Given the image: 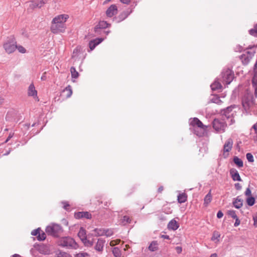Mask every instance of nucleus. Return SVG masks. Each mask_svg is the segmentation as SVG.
Wrapping results in <instances>:
<instances>
[{
    "mask_svg": "<svg viewBox=\"0 0 257 257\" xmlns=\"http://www.w3.org/2000/svg\"><path fill=\"white\" fill-rule=\"evenodd\" d=\"M4 102V99L3 98L0 97V106L2 105Z\"/></svg>",
    "mask_w": 257,
    "mask_h": 257,
    "instance_id": "338daca9",
    "label": "nucleus"
},
{
    "mask_svg": "<svg viewBox=\"0 0 257 257\" xmlns=\"http://www.w3.org/2000/svg\"><path fill=\"white\" fill-rule=\"evenodd\" d=\"M110 26V24L107 23L106 21H100L98 24L94 27V31L96 34H100L101 32L103 31L104 33H106L107 35L109 33V31L105 32L103 29H105Z\"/></svg>",
    "mask_w": 257,
    "mask_h": 257,
    "instance_id": "1a4fd4ad",
    "label": "nucleus"
},
{
    "mask_svg": "<svg viewBox=\"0 0 257 257\" xmlns=\"http://www.w3.org/2000/svg\"><path fill=\"white\" fill-rule=\"evenodd\" d=\"M48 0H40L39 1H31L29 4V9L34 10L36 8H41L47 3Z\"/></svg>",
    "mask_w": 257,
    "mask_h": 257,
    "instance_id": "f8f14e48",
    "label": "nucleus"
},
{
    "mask_svg": "<svg viewBox=\"0 0 257 257\" xmlns=\"http://www.w3.org/2000/svg\"><path fill=\"white\" fill-rule=\"evenodd\" d=\"M234 219H235V222L234 224V226L235 227H236L239 225L240 221L237 217L236 218H235Z\"/></svg>",
    "mask_w": 257,
    "mask_h": 257,
    "instance_id": "3c124183",
    "label": "nucleus"
},
{
    "mask_svg": "<svg viewBox=\"0 0 257 257\" xmlns=\"http://www.w3.org/2000/svg\"><path fill=\"white\" fill-rule=\"evenodd\" d=\"M233 143V140L231 138L228 139L225 142L223 146V155L225 157L228 156V153L231 150L232 148Z\"/></svg>",
    "mask_w": 257,
    "mask_h": 257,
    "instance_id": "9d476101",
    "label": "nucleus"
},
{
    "mask_svg": "<svg viewBox=\"0 0 257 257\" xmlns=\"http://www.w3.org/2000/svg\"><path fill=\"white\" fill-rule=\"evenodd\" d=\"M75 257H89V254L87 252H79L76 254Z\"/></svg>",
    "mask_w": 257,
    "mask_h": 257,
    "instance_id": "37998d69",
    "label": "nucleus"
},
{
    "mask_svg": "<svg viewBox=\"0 0 257 257\" xmlns=\"http://www.w3.org/2000/svg\"><path fill=\"white\" fill-rule=\"evenodd\" d=\"M46 237V234L44 232H42V233L39 232L38 235L37 236V238L38 240L43 241L45 239Z\"/></svg>",
    "mask_w": 257,
    "mask_h": 257,
    "instance_id": "e433bc0d",
    "label": "nucleus"
},
{
    "mask_svg": "<svg viewBox=\"0 0 257 257\" xmlns=\"http://www.w3.org/2000/svg\"><path fill=\"white\" fill-rule=\"evenodd\" d=\"M4 47L8 53L10 54L14 52L17 47L15 38L13 37H12L10 41L4 44Z\"/></svg>",
    "mask_w": 257,
    "mask_h": 257,
    "instance_id": "6e6552de",
    "label": "nucleus"
},
{
    "mask_svg": "<svg viewBox=\"0 0 257 257\" xmlns=\"http://www.w3.org/2000/svg\"><path fill=\"white\" fill-rule=\"evenodd\" d=\"M70 72L71 77L73 78H77L79 76V73L76 71L75 68L74 67H71Z\"/></svg>",
    "mask_w": 257,
    "mask_h": 257,
    "instance_id": "c85d7f7f",
    "label": "nucleus"
},
{
    "mask_svg": "<svg viewBox=\"0 0 257 257\" xmlns=\"http://www.w3.org/2000/svg\"><path fill=\"white\" fill-rule=\"evenodd\" d=\"M64 93H66V96L68 98L70 97L72 94V90L70 85L67 86L63 90Z\"/></svg>",
    "mask_w": 257,
    "mask_h": 257,
    "instance_id": "cd10ccee",
    "label": "nucleus"
},
{
    "mask_svg": "<svg viewBox=\"0 0 257 257\" xmlns=\"http://www.w3.org/2000/svg\"><path fill=\"white\" fill-rule=\"evenodd\" d=\"M227 214L228 215L230 216L233 219L237 217L235 211L233 210L228 211Z\"/></svg>",
    "mask_w": 257,
    "mask_h": 257,
    "instance_id": "ea45409f",
    "label": "nucleus"
},
{
    "mask_svg": "<svg viewBox=\"0 0 257 257\" xmlns=\"http://www.w3.org/2000/svg\"><path fill=\"white\" fill-rule=\"evenodd\" d=\"M82 242L84 243L85 245H86L87 246H91L93 245V244L92 241L88 240L87 238H86V241H82Z\"/></svg>",
    "mask_w": 257,
    "mask_h": 257,
    "instance_id": "c03bdc74",
    "label": "nucleus"
},
{
    "mask_svg": "<svg viewBox=\"0 0 257 257\" xmlns=\"http://www.w3.org/2000/svg\"><path fill=\"white\" fill-rule=\"evenodd\" d=\"M179 226L178 222L175 219H172L168 224V228L170 230H176Z\"/></svg>",
    "mask_w": 257,
    "mask_h": 257,
    "instance_id": "6ab92c4d",
    "label": "nucleus"
},
{
    "mask_svg": "<svg viewBox=\"0 0 257 257\" xmlns=\"http://www.w3.org/2000/svg\"><path fill=\"white\" fill-rule=\"evenodd\" d=\"M246 203L250 206L253 205L255 203V198L252 196L249 197L246 199Z\"/></svg>",
    "mask_w": 257,
    "mask_h": 257,
    "instance_id": "72a5a7b5",
    "label": "nucleus"
},
{
    "mask_svg": "<svg viewBox=\"0 0 257 257\" xmlns=\"http://www.w3.org/2000/svg\"><path fill=\"white\" fill-rule=\"evenodd\" d=\"M45 231L48 235L56 237L58 236L60 232L62 231V227L60 225L53 224L48 226Z\"/></svg>",
    "mask_w": 257,
    "mask_h": 257,
    "instance_id": "0eeeda50",
    "label": "nucleus"
},
{
    "mask_svg": "<svg viewBox=\"0 0 257 257\" xmlns=\"http://www.w3.org/2000/svg\"><path fill=\"white\" fill-rule=\"evenodd\" d=\"M177 200L179 203H183L187 201V195L185 193H180L177 197Z\"/></svg>",
    "mask_w": 257,
    "mask_h": 257,
    "instance_id": "5701e85b",
    "label": "nucleus"
},
{
    "mask_svg": "<svg viewBox=\"0 0 257 257\" xmlns=\"http://www.w3.org/2000/svg\"><path fill=\"white\" fill-rule=\"evenodd\" d=\"M46 79H47L46 72H45L43 74V75L41 77V80L44 81V80H46Z\"/></svg>",
    "mask_w": 257,
    "mask_h": 257,
    "instance_id": "bf43d9fd",
    "label": "nucleus"
},
{
    "mask_svg": "<svg viewBox=\"0 0 257 257\" xmlns=\"http://www.w3.org/2000/svg\"><path fill=\"white\" fill-rule=\"evenodd\" d=\"M78 236L82 240V241H84L86 240V230L83 228L81 227L80 230L78 233Z\"/></svg>",
    "mask_w": 257,
    "mask_h": 257,
    "instance_id": "412c9836",
    "label": "nucleus"
},
{
    "mask_svg": "<svg viewBox=\"0 0 257 257\" xmlns=\"http://www.w3.org/2000/svg\"><path fill=\"white\" fill-rule=\"evenodd\" d=\"M251 192L250 189H249V187L247 188L244 192L245 195L247 196H249L251 195Z\"/></svg>",
    "mask_w": 257,
    "mask_h": 257,
    "instance_id": "09e8293b",
    "label": "nucleus"
},
{
    "mask_svg": "<svg viewBox=\"0 0 257 257\" xmlns=\"http://www.w3.org/2000/svg\"><path fill=\"white\" fill-rule=\"evenodd\" d=\"M212 200V195L211 194V190L208 192V193L205 196L204 199V204L206 206L208 204L210 203Z\"/></svg>",
    "mask_w": 257,
    "mask_h": 257,
    "instance_id": "a878e982",
    "label": "nucleus"
},
{
    "mask_svg": "<svg viewBox=\"0 0 257 257\" xmlns=\"http://www.w3.org/2000/svg\"><path fill=\"white\" fill-rule=\"evenodd\" d=\"M105 240L101 238L97 239L96 245L94 246L95 249L98 252H102Z\"/></svg>",
    "mask_w": 257,
    "mask_h": 257,
    "instance_id": "4468645a",
    "label": "nucleus"
},
{
    "mask_svg": "<svg viewBox=\"0 0 257 257\" xmlns=\"http://www.w3.org/2000/svg\"><path fill=\"white\" fill-rule=\"evenodd\" d=\"M234 50L235 52H240L243 50V48L242 46L237 44L234 47Z\"/></svg>",
    "mask_w": 257,
    "mask_h": 257,
    "instance_id": "a19ab883",
    "label": "nucleus"
},
{
    "mask_svg": "<svg viewBox=\"0 0 257 257\" xmlns=\"http://www.w3.org/2000/svg\"><path fill=\"white\" fill-rule=\"evenodd\" d=\"M95 233L96 236H102L104 235V229L101 228H95L93 230Z\"/></svg>",
    "mask_w": 257,
    "mask_h": 257,
    "instance_id": "473e14b6",
    "label": "nucleus"
},
{
    "mask_svg": "<svg viewBox=\"0 0 257 257\" xmlns=\"http://www.w3.org/2000/svg\"><path fill=\"white\" fill-rule=\"evenodd\" d=\"M80 51V48L77 47L73 50L72 57L76 56L78 53Z\"/></svg>",
    "mask_w": 257,
    "mask_h": 257,
    "instance_id": "de8ad7c7",
    "label": "nucleus"
},
{
    "mask_svg": "<svg viewBox=\"0 0 257 257\" xmlns=\"http://www.w3.org/2000/svg\"><path fill=\"white\" fill-rule=\"evenodd\" d=\"M131 219L130 218L126 215L124 216L122 219H121V222L124 224H126V223H131Z\"/></svg>",
    "mask_w": 257,
    "mask_h": 257,
    "instance_id": "c9c22d12",
    "label": "nucleus"
},
{
    "mask_svg": "<svg viewBox=\"0 0 257 257\" xmlns=\"http://www.w3.org/2000/svg\"><path fill=\"white\" fill-rule=\"evenodd\" d=\"M234 77V74L233 72L229 69L224 70L221 73L222 81L226 84H230Z\"/></svg>",
    "mask_w": 257,
    "mask_h": 257,
    "instance_id": "423d86ee",
    "label": "nucleus"
},
{
    "mask_svg": "<svg viewBox=\"0 0 257 257\" xmlns=\"http://www.w3.org/2000/svg\"><path fill=\"white\" fill-rule=\"evenodd\" d=\"M103 40V38H96L95 39L91 40L89 43V46L90 49L92 51L95 47L99 44Z\"/></svg>",
    "mask_w": 257,
    "mask_h": 257,
    "instance_id": "f3484780",
    "label": "nucleus"
},
{
    "mask_svg": "<svg viewBox=\"0 0 257 257\" xmlns=\"http://www.w3.org/2000/svg\"><path fill=\"white\" fill-rule=\"evenodd\" d=\"M18 51L22 53H25L26 51L25 48L22 46H17V48Z\"/></svg>",
    "mask_w": 257,
    "mask_h": 257,
    "instance_id": "a18cd8bd",
    "label": "nucleus"
},
{
    "mask_svg": "<svg viewBox=\"0 0 257 257\" xmlns=\"http://www.w3.org/2000/svg\"><path fill=\"white\" fill-rule=\"evenodd\" d=\"M242 104L246 111L251 109L254 104V100L252 95L247 94L245 95L242 98Z\"/></svg>",
    "mask_w": 257,
    "mask_h": 257,
    "instance_id": "39448f33",
    "label": "nucleus"
},
{
    "mask_svg": "<svg viewBox=\"0 0 257 257\" xmlns=\"http://www.w3.org/2000/svg\"><path fill=\"white\" fill-rule=\"evenodd\" d=\"M63 204H64L63 208L65 210H68V207H69V204L67 202H63Z\"/></svg>",
    "mask_w": 257,
    "mask_h": 257,
    "instance_id": "864d4df0",
    "label": "nucleus"
},
{
    "mask_svg": "<svg viewBox=\"0 0 257 257\" xmlns=\"http://www.w3.org/2000/svg\"><path fill=\"white\" fill-rule=\"evenodd\" d=\"M210 257H217V255L216 253H212L211 254V255L210 256Z\"/></svg>",
    "mask_w": 257,
    "mask_h": 257,
    "instance_id": "774afa93",
    "label": "nucleus"
},
{
    "mask_svg": "<svg viewBox=\"0 0 257 257\" xmlns=\"http://www.w3.org/2000/svg\"><path fill=\"white\" fill-rule=\"evenodd\" d=\"M113 234V231L110 229H104V235L107 237L111 236Z\"/></svg>",
    "mask_w": 257,
    "mask_h": 257,
    "instance_id": "4c0bfd02",
    "label": "nucleus"
},
{
    "mask_svg": "<svg viewBox=\"0 0 257 257\" xmlns=\"http://www.w3.org/2000/svg\"><path fill=\"white\" fill-rule=\"evenodd\" d=\"M249 34L255 37H257V24H255L252 29L249 30Z\"/></svg>",
    "mask_w": 257,
    "mask_h": 257,
    "instance_id": "2f4dec72",
    "label": "nucleus"
},
{
    "mask_svg": "<svg viewBox=\"0 0 257 257\" xmlns=\"http://www.w3.org/2000/svg\"><path fill=\"white\" fill-rule=\"evenodd\" d=\"M230 174L231 176L232 180L234 181H241L242 180L240 177V175L238 172V171L234 168L231 169L230 170Z\"/></svg>",
    "mask_w": 257,
    "mask_h": 257,
    "instance_id": "dca6fc26",
    "label": "nucleus"
},
{
    "mask_svg": "<svg viewBox=\"0 0 257 257\" xmlns=\"http://www.w3.org/2000/svg\"><path fill=\"white\" fill-rule=\"evenodd\" d=\"M13 135L14 133H10L7 139L6 140L5 143H7L13 137Z\"/></svg>",
    "mask_w": 257,
    "mask_h": 257,
    "instance_id": "13d9d810",
    "label": "nucleus"
},
{
    "mask_svg": "<svg viewBox=\"0 0 257 257\" xmlns=\"http://www.w3.org/2000/svg\"><path fill=\"white\" fill-rule=\"evenodd\" d=\"M234 106L231 105L226 107L225 109H224L222 111V117H226L227 119L230 118V115L229 114L230 112L232 110V109L234 108Z\"/></svg>",
    "mask_w": 257,
    "mask_h": 257,
    "instance_id": "a211bd4d",
    "label": "nucleus"
},
{
    "mask_svg": "<svg viewBox=\"0 0 257 257\" xmlns=\"http://www.w3.org/2000/svg\"><path fill=\"white\" fill-rule=\"evenodd\" d=\"M131 13V12H128V11H124L123 12H122L121 13H120L119 16H118V22H120L123 20H124V19H125L128 16V15L130 14V13Z\"/></svg>",
    "mask_w": 257,
    "mask_h": 257,
    "instance_id": "b1692460",
    "label": "nucleus"
},
{
    "mask_svg": "<svg viewBox=\"0 0 257 257\" xmlns=\"http://www.w3.org/2000/svg\"><path fill=\"white\" fill-rule=\"evenodd\" d=\"M28 94L29 96H33L34 98L37 96V91L33 84H31L28 88Z\"/></svg>",
    "mask_w": 257,
    "mask_h": 257,
    "instance_id": "aec40b11",
    "label": "nucleus"
},
{
    "mask_svg": "<svg viewBox=\"0 0 257 257\" xmlns=\"http://www.w3.org/2000/svg\"><path fill=\"white\" fill-rule=\"evenodd\" d=\"M246 159L249 162H253L254 161L253 157L251 153H248L246 155Z\"/></svg>",
    "mask_w": 257,
    "mask_h": 257,
    "instance_id": "58836bf2",
    "label": "nucleus"
},
{
    "mask_svg": "<svg viewBox=\"0 0 257 257\" xmlns=\"http://www.w3.org/2000/svg\"><path fill=\"white\" fill-rule=\"evenodd\" d=\"M253 225L255 227H257V215L253 217Z\"/></svg>",
    "mask_w": 257,
    "mask_h": 257,
    "instance_id": "603ef678",
    "label": "nucleus"
},
{
    "mask_svg": "<svg viewBox=\"0 0 257 257\" xmlns=\"http://www.w3.org/2000/svg\"><path fill=\"white\" fill-rule=\"evenodd\" d=\"M158 243L156 241H153L151 243L148 248L150 251H156L158 249Z\"/></svg>",
    "mask_w": 257,
    "mask_h": 257,
    "instance_id": "bb28decb",
    "label": "nucleus"
},
{
    "mask_svg": "<svg viewBox=\"0 0 257 257\" xmlns=\"http://www.w3.org/2000/svg\"><path fill=\"white\" fill-rule=\"evenodd\" d=\"M190 124L193 127H197L200 129H202L203 131H205L207 126L204 125L202 122L197 117H194L191 119L190 121Z\"/></svg>",
    "mask_w": 257,
    "mask_h": 257,
    "instance_id": "9b49d317",
    "label": "nucleus"
},
{
    "mask_svg": "<svg viewBox=\"0 0 257 257\" xmlns=\"http://www.w3.org/2000/svg\"><path fill=\"white\" fill-rule=\"evenodd\" d=\"M242 201L243 200L239 198V196L237 197V198L233 201V206L237 209L241 208L242 206Z\"/></svg>",
    "mask_w": 257,
    "mask_h": 257,
    "instance_id": "4be33fe9",
    "label": "nucleus"
},
{
    "mask_svg": "<svg viewBox=\"0 0 257 257\" xmlns=\"http://www.w3.org/2000/svg\"><path fill=\"white\" fill-rule=\"evenodd\" d=\"M212 123L213 128L217 132L223 133L227 127L225 118L222 117L221 118H215Z\"/></svg>",
    "mask_w": 257,
    "mask_h": 257,
    "instance_id": "7ed1b4c3",
    "label": "nucleus"
},
{
    "mask_svg": "<svg viewBox=\"0 0 257 257\" xmlns=\"http://www.w3.org/2000/svg\"><path fill=\"white\" fill-rule=\"evenodd\" d=\"M67 15H60L53 18L50 27L51 31L54 34L63 33L66 29L65 22L68 19Z\"/></svg>",
    "mask_w": 257,
    "mask_h": 257,
    "instance_id": "f257e3e1",
    "label": "nucleus"
},
{
    "mask_svg": "<svg viewBox=\"0 0 257 257\" xmlns=\"http://www.w3.org/2000/svg\"><path fill=\"white\" fill-rule=\"evenodd\" d=\"M120 1L123 4H128L130 3L131 0H120Z\"/></svg>",
    "mask_w": 257,
    "mask_h": 257,
    "instance_id": "680f3d73",
    "label": "nucleus"
},
{
    "mask_svg": "<svg viewBox=\"0 0 257 257\" xmlns=\"http://www.w3.org/2000/svg\"><path fill=\"white\" fill-rule=\"evenodd\" d=\"M211 87L212 90H216L221 89L222 85L219 82L216 80L211 85Z\"/></svg>",
    "mask_w": 257,
    "mask_h": 257,
    "instance_id": "393cba45",
    "label": "nucleus"
},
{
    "mask_svg": "<svg viewBox=\"0 0 257 257\" xmlns=\"http://www.w3.org/2000/svg\"><path fill=\"white\" fill-rule=\"evenodd\" d=\"M40 231V228H38L37 229L33 230L31 232V234L34 236H38Z\"/></svg>",
    "mask_w": 257,
    "mask_h": 257,
    "instance_id": "49530a36",
    "label": "nucleus"
},
{
    "mask_svg": "<svg viewBox=\"0 0 257 257\" xmlns=\"http://www.w3.org/2000/svg\"><path fill=\"white\" fill-rule=\"evenodd\" d=\"M234 187H235V188L237 190H241V189L242 188L241 185L238 183H235L234 185Z\"/></svg>",
    "mask_w": 257,
    "mask_h": 257,
    "instance_id": "8fccbe9b",
    "label": "nucleus"
},
{
    "mask_svg": "<svg viewBox=\"0 0 257 257\" xmlns=\"http://www.w3.org/2000/svg\"><path fill=\"white\" fill-rule=\"evenodd\" d=\"M211 101L213 103H216L217 104H220L222 103V101L220 99V98L216 95L214 96L212 99Z\"/></svg>",
    "mask_w": 257,
    "mask_h": 257,
    "instance_id": "f704fd0d",
    "label": "nucleus"
},
{
    "mask_svg": "<svg viewBox=\"0 0 257 257\" xmlns=\"http://www.w3.org/2000/svg\"><path fill=\"white\" fill-rule=\"evenodd\" d=\"M220 235L218 232H214L211 237V240H215L216 239H218V238L220 237Z\"/></svg>",
    "mask_w": 257,
    "mask_h": 257,
    "instance_id": "79ce46f5",
    "label": "nucleus"
},
{
    "mask_svg": "<svg viewBox=\"0 0 257 257\" xmlns=\"http://www.w3.org/2000/svg\"><path fill=\"white\" fill-rule=\"evenodd\" d=\"M195 133L196 134V135H197L198 136H199V137L202 136L204 134L203 132L199 133V132H197L196 131H195Z\"/></svg>",
    "mask_w": 257,
    "mask_h": 257,
    "instance_id": "0e129e2a",
    "label": "nucleus"
},
{
    "mask_svg": "<svg viewBox=\"0 0 257 257\" xmlns=\"http://www.w3.org/2000/svg\"><path fill=\"white\" fill-rule=\"evenodd\" d=\"M163 190H164V187H163V186H161L159 187V188L158 189V192L159 193H161L162 192V191H163Z\"/></svg>",
    "mask_w": 257,
    "mask_h": 257,
    "instance_id": "052dcab7",
    "label": "nucleus"
},
{
    "mask_svg": "<svg viewBox=\"0 0 257 257\" xmlns=\"http://www.w3.org/2000/svg\"><path fill=\"white\" fill-rule=\"evenodd\" d=\"M112 251L115 257H121V253L118 247H115L113 248Z\"/></svg>",
    "mask_w": 257,
    "mask_h": 257,
    "instance_id": "c756f323",
    "label": "nucleus"
},
{
    "mask_svg": "<svg viewBox=\"0 0 257 257\" xmlns=\"http://www.w3.org/2000/svg\"><path fill=\"white\" fill-rule=\"evenodd\" d=\"M223 215V213L221 211H219L217 213V218H221Z\"/></svg>",
    "mask_w": 257,
    "mask_h": 257,
    "instance_id": "5fc2aeb1",
    "label": "nucleus"
},
{
    "mask_svg": "<svg viewBox=\"0 0 257 257\" xmlns=\"http://www.w3.org/2000/svg\"><path fill=\"white\" fill-rule=\"evenodd\" d=\"M74 216L76 219H81L83 218H85L86 219H90L91 218V214L87 211L85 212H78L75 213Z\"/></svg>",
    "mask_w": 257,
    "mask_h": 257,
    "instance_id": "2eb2a0df",
    "label": "nucleus"
},
{
    "mask_svg": "<svg viewBox=\"0 0 257 257\" xmlns=\"http://www.w3.org/2000/svg\"><path fill=\"white\" fill-rule=\"evenodd\" d=\"M58 244L63 247L76 249L78 247L77 243L70 237H65L59 239Z\"/></svg>",
    "mask_w": 257,
    "mask_h": 257,
    "instance_id": "20e7f679",
    "label": "nucleus"
},
{
    "mask_svg": "<svg viewBox=\"0 0 257 257\" xmlns=\"http://www.w3.org/2000/svg\"><path fill=\"white\" fill-rule=\"evenodd\" d=\"M256 48L257 45L250 46L247 48L248 50L239 56V58L243 65H247L255 53Z\"/></svg>",
    "mask_w": 257,
    "mask_h": 257,
    "instance_id": "f03ea898",
    "label": "nucleus"
},
{
    "mask_svg": "<svg viewBox=\"0 0 257 257\" xmlns=\"http://www.w3.org/2000/svg\"><path fill=\"white\" fill-rule=\"evenodd\" d=\"M161 237L164 239H170V237L167 235H161Z\"/></svg>",
    "mask_w": 257,
    "mask_h": 257,
    "instance_id": "e2e57ef3",
    "label": "nucleus"
},
{
    "mask_svg": "<svg viewBox=\"0 0 257 257\" xmlns=\"http://www.w3.org/2000/svg\"><path fill=\"white\" fill-rule=\"evenodd\" d=\"M176 250L178 253H180L182 251V247L181 246H177L176 247Z\"/></svg>",
    "mask_w": 257,
    "mask_h": 257,
    "instance_id": "6e6d98bb",
    "label": "nucleus"
},
{
    "mask_svg": "<svg viewBox=\"0 0 257 257\" xmlns=\"http://www.w3.org/2000/svg\"><path fill=\"white\" fill-rule=\"evenodd\" d=\"M252 128L254 130L255 135H257V122L253 125Z\"/></svg>",
    "mask_w": 257,
    "mask_h": 257,
    "instance_id": "4d7b16f0",
    "label": "nucleus"
},
{
    "mask_svg": "<svg viewBox=\"0 0 257 257\" xmlns=\"http://www.w3.org/2000/svg\"><path fill=\"white\" fill-rule=\"evenodd\" d=\"M117 13V8L115 5H111L106 11V16L109 18L116 15Z\"/></svg>",
    "mask_w": 257,
    "mask_h": 257,
    "instance_id": "ddd939ff",
    "label": "nucleus"
},
{
    "mask_svg": "<svg viewBox=\"0 0 257 257\" xmlns=\"http://www.w3.org/2000/svg\"><path fill=\"white\" fill-rule=\"evenodd\" d=\"M67 255V254L65 253H60L59 254V256L58 257H66V256Z\"/></svg>",
    "mask_w": 257,
    "mask_h": 257,
    "instance_id": "69168bd1",
    "label": "nucleus"
},
{
    "mask_svg": "<svg viewBox=\"0 0 257 257\" xmlns=\"http://www.w3.org/2000/svg\"><path fill=\"white\" fill-rule=\"evenodd\" d=\"M233 162L239 168L242 167L243 166L242 161L237 157H235L233 158Z\"/></svg>",
    "mask_w": 257,
    "mask_h": 257,
    "instance_id": "7c9ffc66",
    "label": "nucleus"
}]
</instances>
